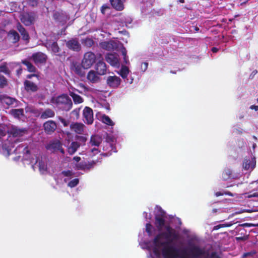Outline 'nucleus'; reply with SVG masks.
<instances>
[{
	"instance_id": "nucleus-1",
	"label": "nucleus",
	"mask_w": 258,
	"mask_h": 258,
	"mask_svg": "<svg viewBox=\"0 0 258 258\" xmlns=\"http://www.w3.org/2000/svg\"><path fill=\"white\" fill-rule=\"evenodd\" d=\"M155 225L160 233L145 243L150 251L149 258H220L211 247H203L192 242L184 248H177L179 235L165 221L163 212L156 216Z\"/></svg>"
},
{
	"instance_id": "nucleus-2",
	"label": "nucleus",
	"mask_w": 258,
	"mask_h": 258,
	"mask_svg": "<svg viewBox=\"0 0 258 258\" xmlns=\"http://www.w3.org/2000/svg\"><path fill=\"white\" fill-rule=\"evenodd\" d=\"M94 162L87 163L81 161L80 157L76 156L74 157L71 162V166L72 168L77 170H89L91 168L94 164Z\"/></svg>"
},
{
	"instance_id": "nucleus-3",
	"label": "nucleus",
	"mask_w": 258,
	"mask_h": 258,
	"mask_svg": "<svg viewBox=\"0 0 258 258\" xmlns=\"http://www.w3.org/2000/svg\"><path fill=\"white\" fill-rule=\"evenodd\" d=\"M97 56L94 53L91 52H86L84 56L82 61V67L84 69H88L94 64L96 59Z\"/></svg>"
},
{
	"instance_id": "nucleus-4",
	"label": "nucleus",
	"mask_w": 258,
	"mask_h": 258,
	"mask_svg": "<svg viewBox=\"0 0 258 258\" xmlns=\"http://www.w3.org/2000/svg\"><path fill=\"white\" fill-rule=\"evenodd\" d=\"M53 103H55L58 105H64L66 107L70 109L72 106V103L71 99L66 95H62L52 99Z\"/></svg>"
},
{
	"instance_id": "nucleus-5",
	"label": "nucleus",
	"mask_w": 258,
	"mask_h": 258,
	"mask_svg": "<svg viewBox=\"0 0 258 258\" xmlns=\"http://www.w3.org/2000/svg\"><path fill=\"white\" fill-rule=\"evenodd\" d=\"M31 163L32 164V167L34 169L38 166L40 172L42 174H44L47 171V166L44 161H42V159L40 160L38 157H35L32 158L31 161Z\"/></svg>"
},
{
	"instance_id": "nucleus-6",
	"label": "nucleus",
	"mask_w": 258,
	"mask_h": 258,
	"mask_svg": "<svg viewBox=\"0 0 258 258\" xmlns=\"http://www.w3.org/2000/svg\"><path fill=\"white\" fill-rule=\"evenodd\" d=\"M106 61L111 66L119 68L120 67V62L119 56L116 53H108L105 56Z\"/></svg>"
},
{
	"instance_id": "nucleus-7",
	"label": "nucleus",
	"mask_w": 258,
	"mask_h": 258,
	"mask_svg": "<svg viewBox=\"0 0 258 258\" xmlns=\"http://www.w3.org/2000/svg\"><path fill=\"white\" fill-rule=\"evenodd\" d=\"M46 149L52 152L57 151H60L62 154H64V151L61 147V144L59 141H54L51 142L46 146Z\"/></svg>"
},
{
	"instance_id": "nucleus-8",
	"label": "nucleus",
	"mask_w": 258,
	"mask_h": 258,
	"mask_svg": "<svg viewBox=\"0 0 258 258\" xmlns=\"http://www.w3.org/2000/svg\"><path fill=\"white\" fill-rule=\"evenodd\" d=\"M83 116L85 123L91 124L93 123V113L92 109L88 107H86L83 110Z\"/></svg>"
},
{
	"instance_id": "nucleus-9",
	"label": "nucleus",
	"mask_w": 258,
	"mask_h": 258,
	"mask_svg": "<svg viewBox=\"0 0 258 258\" xmlns=\"http://www.w3.org/2000/svg\"><path fill=\"white\" fill-rule=\"evenodd\" d=\"M107 84L111 88H117L121 83V79L119 77L113 76H108L106 80Z\"/></svg>"
},
{
	"instance_id": "nucleus-10",
	"label": "nucleus",
	"mask_w": 258,
	"mask_h": 258,
	"mask_svg": "<svg viewBox=\"0 0 258 258\" xmlns=\"http://www.w3.org/2000/svg\"><path fill=\"white\" fill-rule=\"evenodd\" d=\"M72 131L78 134H83L85 133V126L82 123L73 122L70 125Z\"/></svg>"
},
{
	"instance_id": "nucleus-11",
	"label": "nucleus",
	"mask_w": 258,
	"mask_h": 258,
	"mask_svg": "<svg viewBox=\"0 0 258 258\" xmlns=\"http://www.w3.org/2000/svg\"><path fill=\"white\" fill-rule=\"evenodd\" d=\"M100 45L103 49L107 50L116 49L118 48V44L114 41L102 42Z\"/></svg>"
},
{
	"instance_id": "nucleus-12",
	"label": "nucleus",
	"mask_w": 258,
	"mask_h": 258,
	"mask_svg": "<svg viewBox=\"0 0 258 258\" xmlns=\"http://www.w3.org/2000/svg\"><path fill=\"white\" fill-rule=\"evenodd\" d=\"M45 132L48 134L53 133L56 128L55 122L52 120H49L44 123L43 125Z\"/></svg>"
},
{
	"instance_id": "nucleus-13",
	"label": "nucleus",
	"mask_w": 258,
	"mask_h": 258,
	"mask_svg": "<svg viewBox=\"0 0 258 258\" xmlns=\"http://www.w3.org/2000/svg\"><path fill=\"white\" fill-rule=\"evenodd\" d=\"M256 161L254 158L245 159L243 163V168L247 170H252L255 167Z\"/></svg>"
},
{
	"instance_id": "nucleus-14",
	"label": "nucleus",
	"mask_w": 258,
	"mask_h": 258,
	"mask_svg": "<svg viewBox=\"0 0 258 258\" xmlns=\"http://www.w3.org/2000/svg\"><path fill=\"white\" fill-rule=\"evenodd\" d=\"M95 70L98 75H104L106 73V65L103 61H99L96 65Z\"/></svg>"
},
{
	"instance_id": "nucleus-15",
	"label": "nucleus",
	"mask_w": 258,
	"mask_h": 258,
	"mask_svg": "<svg viewBox=\"0 0 258 258\" xmlns=\"http://www.w3.org/2000/svg\"><path fill=\"white\" fill-rule=\"evenodd\" d=\"M32 58L36 63H43L46 59V55L42 53L38 52L33 55Z\"/></svg>"
},
{
	"instance_id": "nucleus-16",
	"label": "nucleus",
	"mask_w": 258,
	"mask_h": 258,
	"mask_svg": "<svg viewBox=\"0 0 258 258\" xmlns=\"http://www.w3.org/2000/svg\"><path fill=\"white\" fill-rule=\"evenodd\" d=\"M21 21L26 25H30L34 20V17L29 14L26 13L22 15Z\"/></svg>"
},
{
	"instance_id": "nucleus-17",
	"label": "nucleus",
	"mask_w": 258,
	"mask_h": 258,
	"mask_svg": "<svg viewBox=\"0 0 258 258\" xmlns=\"http://www.w3.org/2000/svg\"><path fill=\"white\" fill-rule=\"evenodd\" d=\"M124 0H110L112 7L117 10L121 11L123 9V2Z\"/></svg>"
},
{
	"instance_id": "nucleus-18",
	"label": "nucleus",
	"mask_w": 258,
	"mask_h": 258,
	"mask_svg": "<svg viewBox=\"0 0 258 258\" xmlns=\"http://www.w3.org/2000/svg\"><path fill=\"white\" fill-rule=\"evenodd\" d=\"M67 46L74 50L78 51L80 48V45L75 39H72L67 42Z\"/></svg>"
},
{
	"instance_id": "nucleus-19",
	"label": "nucleus",
	"mask_w": 258,
	"mask_h": 258,
	"mask_svg": "<svg viewBox=\"0 0 258 258\" xmlns=\"http://www.w3.org/2000/svg\"><path fill=\"white\" fill-rule=\"evenodd\" d=\"M130 71L129 69L125 66H122L120 70L117 72L119 74L123 79H127L128 75L129 74Z\"/></svg>"
},
{
	"instance_id": "nucleus-20",
	"label": "nucleus",
	"mask_w": 258,
	"mask_h": 258,
	"mask_svg": "<svg viewBox=\"0 0 258 258\" xmlns=\"http://www.w3.org/2000/svg\"><path fill=\"white\" fill-rule=\"evenodd\" d=\"M10 132L13 137H16L23 136L25 133L26 131L20 130L16 126H13Z\"/></svg>"
},
{
	"instance_id": "nucleus-21",
	"label": "nucleus",
	"mask_w": 258,
	"mask_h": 258,
	"mask_svg": "<svg viewBox=\"0 0 258 258\" xmlns=\"http://www.w3.org/2000/svg\"><path fill=\"white\" fill-rule=\"evenodd\" d=\"M87 79L92 83H96L99 81L100 78L94 71L91 70L88 74Z\"/></svg>"
},
{
	"instance_id": "nucleus-22",
	"label": "nucleus",
	"mask_w": 258,
	"mask_h": 258,
	"mask_svg": "<svg viewBox=\"0 0 258 258\" xmlns=\"http://www.w3.org/2000/svg\"><path fill=\"white\" fill-rule=\"evenodd\" d=\"M46 46L48 49L51 50L54 53L59 51V47L55 42L48 41L46 43Z\"/></svg>"
},
{
	"instance_id": "nucleus-23",
	"label": "nucleus",
	"mask_w": 258,
	"mask_h": 258,
	"mask_svg": "<svg viewBox=\"0 0 258 258\" xmlns=\"http://www.w3.org/2000/svg\"><path fill=\"white\" fill-rule=\"evenodd\" d=\"M79 147L80 144L78 142H73L71 144L70 146L68 147V152L70 154L72 155L76 152Z\"/></svg>"
},
{
	"instance_id": "nucleus-24",
	"label": "nucleus",
	"mask_w": 258,
	"mask_h": 258,
	"mask_svg": "<svg viewBox=\"0 0 258 258\" xmlns=\"http://www.w3.org/2000/svg\"><path fill=\"white\" fill-rule=\"evenodd\" d=\"M99 119L104 123L108 125L112 126L114 125V122L107 115L105 114H101L99 116Z\"/></svg>"
},
{
	"instance_id": "nucleus-25",
	"label": "nucleus",
	"mask_w": 258,
	"mask_h": 258,
	"mask_svg": "<svg viewBox=\"0 0 258 258\" xmlns=\"http://www.w3.org/2000/svg\"><path fill=\"white\" fill-rule=\"evenodd\" d=\"M102 142V138L99 136H93L91 137L90 144L91 146H98Z\"/></svg>"
},
{
	"instance_id": "nucleus-26",
	"label": "nucleus",
	"mask_w": 258,
	"mask_h": 258,
	"mask_svg": "<svg viewBox=\"0 0 258 258\" xmlns=\"http://www.w3.org/2000/svg\"><path fill=\"white\" fill-rule=\"evenodd\" d=\"M54 112L51 109H48L44 111L41 114V118L43 119H46L49 117L54 116Z\"/></svg>"
},
{
	"instance_id": "nucleus-27",
	"label": "nucleus",
	"mask_w": 258,
	"mask_h": 258,
	"mask_svg": "<svg viewBox=\"0 0 258 258\" xmlns=\"http://www.w3.org/2000/svg\"><path fill=\"white\" fill-rule=\"evenodd\" d=\"M16 100L8 96H4L2 99V102L8 105H12L16 103Z\"/></svg>"
},
{
	"instance_id": "nucleus-28",
	"label": "nucleus",
	"mask_w": 258,
	"mask_h": 258,
	"mask_svg": "<svg viewBox=\"0 0 258 258\" xmlns=\"http://www.w3.org/2000/svg\"><path fill=\"white\" fill-rule=\"evenodd\" d=\"M70 96L73 98L74 102L76 104H80L83 102V99L79 95L74 92H70Z\"/></svg>"
},
{
	"instance_id": "nucleus-29",
	"label": "nucleus",
	"mask_w": 258,
	"mask_h": 258,
	"mask_svg": "<svg viewBox=\"0 0 258 258\" xmlns=\"http://www.w3.org/2000/svg\"><path fill=\"white\" fill-rule=\"evenodd\" d=\"M18 30L21 33L22 38L25 40H28L29 38V35L25 31V29L22 27L20 25H18L17 26Z\"/></svg>"
},
{
	"instance_id": "nucleus-30",
	"label": "nucleus",
	"mask_w": 258,
	"mask_h": 258,
	"mask_svg": "<svg viewBox=\"0 0 258 258\" xmlns=\"http://www.w3.org/2000/svg\"><path fill=\"white\" fill-rule=\"evenodd\" d=\"M8 36L13 40V42H16L19 40V34L14 30L10 31Z\"/></svg>"
},
{
	"instance_id": "nucleus-31",
	"label": "nucleus",
	"mask_w": 258,
	"mask_h": 258,
	"mask_svg": "<svg viewBox=\"0 0 258 258\" xmlns=\"http://www.w3.org/2000/svg\"><path fill=\"white\" fill-rule=\"evenodd\" d=\"M25 87L28 90L36 91L37 90V86L32 82L26 81L25 82Z\"/></svg>"
},
{
	"instance_id": "nucleus-32",
	"label": "nucleus",
	"mask_w": 258,
	"mask_h": 258,
	"mask_svg": "<svg viewBox=\"0 0 258 258\" xmlns=\"http://www.w3.org/2000/svg\"><path fill=\"white\" fill-rule=\"evenodd\" d=\"M23 109H12L11 110V113L15 117L20 118L21 116L23 115Z\"/></svg>"
},
{
	"instance_id": "nucleus-33",
	"label": "nucleus",
	"mask_w": 258,
	"mask_h": 258,
	"mask_svg": "<svg viewBox=\"0 0 258 258\" xmlns=\"http://www.w3.org/2000/svg\"><path fill=\"white\" fill-rule=\"evenodd\" d=\"M73 70L77 74L79 75H83L84 72H83L82 68L79 64H75L72 68Z\"/></svg>"
},
{
	"instance_id": "nucleus-34",
	"label": "nucleus",
	"mask_w": 258,
	"mask_h": 258,
	"mask_svg": "<svg viewBox=\"0 0 258 258\" xmlns=\"http://www.w3.org/2000/svg\"><path fill=\"white\" fill-rule=\"evenodd\" d=\"M146 231L149 235L151 236L154 234L155 229L150 223H147L146 224Z\"/></svg>"
},
{
	"instance_id": "nucleus-35",
	"label": "nucleus",
	"mask_w": 258,
	"mask_h": 258,
	"mask_svg": "<svg viewBox=\"0 0 258 258\" xmlns=\"http://www.w3.org/2000/svg\"><path fill=\"white\" fill-rule=\"evenodd\" d=\"M22 63L25 64L27 67V70L29 72H34L35 71V67L29 61L27 60H23Z\"/></svg>"
},
{
	"instance_id": "nucleus-36",
	"label": "nucleus",
	"mask_w": 258,
	"mask_h": 258,
	"mask_svg": "<svg viewBox=\"0 0 258 258\" xmlns=\"http://www.w3.org/2000/svg\"><path fill=\"white\" fill-rule=\"evenodd\" d=\"M121 53L122 55L123 56L124 63L125 64H128L130 63V61L128 60V56H127V51L126 50L125 48L123 47L122 48Z\"/></svg>"
},
{
	"instance_id": "nucleus-37",
	"label": "nucleus",
	"mask_w": 258,
	"mask_h": 258,
	"mask_svg": "<svg viewBox=\"0 0 258 258\" xmlns=\"http://www.w3.org/2000/svg\"><path fill=\"white\" fill-rule=\"evenodd\" d=\"M231 171L227 169L225 170L222 175V178L224 180H227L228 179L231 175Z\"/></svg>"
},
{
	"instance_id": "nucleus-38",
	"label": "nucleus",
	"mask_w": 258,
	"mask_h": 258,
	"mask_svg": "<svg viewBox=\"0 0 258 258\" xmlns=\"http://www.w3.org/2000/svg\"><path fill=\"white\" fill-rule=\"evenodd\" d=\"M7 131L6 126L5 125H0V138L6 135V133Z\"/></svg>"
},
{
	"instance_id": "nucleus-39",
	"label": "nucleus",
	"mask_w": 258,
	"mask_h": 258,
	"mask_svg": "<svg viewBox=\"0 0 258 258\" xmlns=\"http://www.w3.org/2000/svg\"><path fill=\"white\" fill-rule=\"evenodd\" d=\"M64 137L66 138V140H68V142L69 143L70 140L73 138V135L72 134L68 131H64L63 132Z\"/></svg>"
},
{
	"instance_id": "nucleus-40",
	"label": "nucleus",
	"mask_w": 258,
	"mask_h": 258,
	"mask_svg": "<svg viewBox=\"0 0 258 258\" xmlns=\"http://www.w3.org/2000/svg\"><path fill=\"white\" fill-rule=\"evenodd\" d=\"M7 85V81L4 77L0 76V87L3 88Z\"/></svg>"
},
{
	"instance_id": "nucleus-41",
	"label": "nucleus",
	"mask_w": 258,
	"mask_h": 258,
	"mask_svg": "<svg viewBox=\"0 0 258 258\" xmlns=\"http://www.w3.org/2000/svg\"><path fill=\"white\" fill-rule=\"evenodd\" d=\"M79 183V179H74L72 180H71L70 182L68 183V186L71 187H73L76 186Z\"/></svg>"
},
{
	"instance_id": "nucleus-42",
	"label": "nucleus",
	"mask_w": 258,
	"mask_h": 258,
	"mask_svg": "<svg viewBox=\"0 0 258 258\" xmlns=\"http://www.w3.org/2000/svg\"><path fill=\"white\" fill-rule=\"evenodd\" d=\"M0 72H3L5 74H9V71L5 65L0 66Z\"/></svg>"
},
{
	"instance_id": "nucleus-43",
	"label": "nucleus",
	"mask_w": 258,
	"mask_h": 258,
	"mask_svg": "<svg viewBox=\"0 0 258 258\" xmlns=\"http://www.w3.org/2000/svg\"><path fill=\"white\" fill-rule=\"evenodd\" d=\"M231 225V224H219V225H218L215 226L214 227V230H217V229H219V228H222V227H230Z\"/></svg>"
},
{
	"instance_id": "nucleus-44",
	"label": "nucleus",
	"mask_w": 258,
	"mask_h": 258,
	"mask_svg": "<svg viewBox=\"0 0 258 258\" xmlns=\"http://www.w3.org/2000/svg\"><path fill=\"white\" fill-rule=\"evenodd\" d=\"M148 63L147 62H145L142 63L141 64V71L143 72H145L147 70V69L148 68Z\"/></svg>"
},
{
	"instance_id": "nucleus-45",
	"label": "nucleus",
	"mask_w": 258,
	"mask_h": 258,
	"mask_svg": "<svg viewBox=\"0 0 258 258\" xmlns=\"http://www.w3.org/2000/svg\"><path fill=\"white\" fill-rule=\"evenodd\" d=\"M59 119L60 120L61 122L63 124V125L64 126H67L69 125V122L68 121L64 119H63L61 117H59Z\"/></svg>"
},
{
	"instance_id": "nucleus-46",
	"label": "nucleus",
	"mask_w": 258,
	"mask_h": 258,
	"mask_svg": "<svg viewBox=\"0 0 258 258\" xmlns=\"http://www.w3.org/2000/svg\"><path fill=\"white\" fill-rule=\"evenodd\" d=\"M62 174L66 177H69L72 175V172L70 171H63L62 172Z\"/></svg>"
},
{
	"instance_id": "nucleus-47",
	"label": "nucleus",
	"mask_w": 258,
	"mask_h": 258,
	"mask_svg": "<svg viewBox=\"0 0 258 258\" xmlns=\"http://www.w3.org/2000/svg\"><path fill=\"white\" fill-rule=\"evenodd\" d=\"M30 5L34 6L37 5V0H29Z\"/></svg>"
},
{
	"instance_id": "nucleus-48",
	"label": "nucleus",
	"mask_w": 258,
	"mask_h": 258,
	"mask_svg": "<svg viewBox=\"0 0 258 258\" xmlns=\"http://www.w3.org/2000/svg\"><path fill=\"white\" fill-rule=\"evenodd\" d=\"M91 152L94 154H95L98 153V150L96 148L94 147L91 149Z\"/></svg>"
},
{
	"instance_id": "nucleus-49",
	"label": "nucleus",
	"mask_w": 258,
	"mask_h": 258,
	"mask_svg": "<svg viewBox=\"0 0 258 258\" xmlns=\"http://www.w3.org/2000/svg\"><path fill=\"white\" fill-rule=\"evenodd\" d=\"M108 7L107 6H103L102 7V8H101V12L102 14H104L105 13V10L108 9Z\"/></svg>"
},
{
	"instance_id": "nucleus-50",
	"label": "nucleus",
	"mask_w": 258,
	"mask_h": 258,
	"mask_svg": "<svg viewBox=\"0 0 258 258\" xmlns=\"http://www.w3.org/2000/svg\"><path fill=\"white\" fill-rule=\"evenodd\" d=\"M250 108V109H254L256 111H257L258 110V106L251 105Z\"/></svg>"
},
{
	"instance_id": "nucleus-51",
	"label": "nucleus",
	"mask_w": 258,
	"mask_h": 258,
	"mask_svg": "<svg viewBox=\"0 0 258 258\" xmlns=\"http://www.w3.org/2000/svg\"><path fill=\"white\" fill-rule=\"evenodd\" d=\"M223 193H221V192H217L216 194H215V195L217 196V197H218V196H222L223 195Z\"/></svg>"
},
{
	"instance_id": "nucleus-52",
	"label": "nucleus",
	"mask_w": 258,
	"mask_h": 258,
	"mask_svg": "<svg viewBox=\"0 0 258 258\" xmlns=\"http://www.w3.org/2000/svg\"><path fill=\"white\" fill-rule=\"evenodd\" d=\"M212 51L213 52H217L218 51V49L216 47H213L212 49Z\"/></svg>"
},
{
	"instance_id": "nucleus-53",
	"label": "nucleus",
	"mask_w": 258,
	"mask_h": 258,
	"mask_svg": "<svg viewBox=\"0 0 258 258\" xmlns=\"http://www.w3.org/2000/svg\"><path fill=\"white\" fill-rule=\"evenodd\" d=\"M87 42H88V44L90 45H91L93 44V41L91 39H88L87 40Z\"/></svg>"
},
{
	"instance_id": "nucleus-54",
	"label": "nucleus",
	"mask_w": 258,
	"mask_h": 258,
	"mask_svg": "<svg viewBox=\"0 0 258 258\" xmlns=\"http://www.w3.org/2000/svg\"><path fill=\"white\" fill-rule=\"evenodd\" d=\"M33 76H36V75H28L27 77H28V78H30V79Z\"/></svg>"
},
{
	"instance_id": "nucleus-55",
	"label": "nucleus",
	"mask_w": 258,
	"mask_h": 258,
	"mask_svg": "<svg viewBox=\"0 0 258 258\" xmlns=\"http://www.w3.org/2000/svg\"><path fill=\"white\" fill-rule=\"evenodd\" d=\"M56 16H57V14H55V15H54V17H55V18H56ZM57 19H58V20L59 21H60V20H61V18H57Z\"/></svg>"
},
{
	"instance_id": "nucleus-56",
	"label": "nucleus",
	"mask_w": 258,
	"mask_h": 258,
	"mask_svg": "<svg viewBox=\"0 0 258 258\" xmlns=\"http://www.w3.org/2000/svg\"><path fill=\"white\" fill-rule=\"evenodd\" d=\"M24 151H25L26 153H27V154H28V153H29V151L28 150L27 148H26L24 149Z\"/></svg>"
},
{
	"instance_id": "nucleus-57",
	"label": "nucleus",
	"mask_w": 258,
	"mask_h": 258,
	"mask_svg": "<svg viewBox=\"0 0 258 258\" xmlns=\"http://www.w3.org/2000/svg\"><path fill=\"white\" fill-rule=\"evenodd\" d=\"M98 91H97V90H94V91H93V93H94V94H97V93H98Z\"/></svg>"
},
{
	"instance_id": "nucleus-58",
	"label": "nucleus",
	"mask_w": 258,
	"mask_h": 258,
	"mask_svg": "<svg viewBox=\"0 0 258 258\" xmlns=\"http://www.w3.org/2000/svg\"><path fill=\"white\" fill-rule=\"evenodd\" d=\"M245 212V211H244V210H243V211H240V212H237V213H238V214H240V213H243V212Z\"/></svg>"
},
{
	"instance_id": "nucleus-59",
	"label": "nucleus",
	"mask_w": 258,
	"mask_h": 258,
	"mask_svg": "<svg viewBox=\"0 0 258 258\" xmlns=\"http://www.w3.org/2000/svg\"><path fill=\"white\" fill-rule=\"evenodd\" d=\"M21 71H22V70L20 69V70L18 71V74H20L21 73Z\"/></svg>"
},
{
	"instance_id": "nucleus-60",
	"label": "nucleus",
	"mask_w": 258,
	"mask_h": 258,
	"mask_svg": "<svg viewBox=\"0 0 258 258\" xmlns=\"http://www.w3.org/2000/svg\"><path fill=\"white\" fill-rule=\"evenodd\" d=\"M227 194H228V195H230V196H233L232 194H231V193H230V192H228V193H227Z\"/></svg>"
},
{
	"instance_id": "nucleus-61",
	"label": "nucleus",
	"mask_w": 258,
	"mask_h": 258,
	"mask_svg": "<svg viewBox=\"0 0 258 258\" xmlns=\"http://www.w3.org/2000/svg\"><path fill=\"white\" fill-rule=\"evenodd\" d=\"M2 148H3H3H5L6 150H7V147H6V146H2Z\"/></svg>"
},
{
	"instance_id": "nucleus-62",
	"label": "nucleus",
	"mask_w": 258,
	"mask_h": 258,
	"mask_svg": "<svg viewBox=\"0 0 258 258\" xmlns=\"http://www.w3.org/2000/svg\"><path fill=\"white\" fill-rule=\"evenodd\" d=\"M9 150L8 149L7 150V155H9Z\"/></svg>"
},
{
	"instance_id": "nucleus-63",
	"label": "nucleus",
	"mask_w": 258,
	"mask_h": 258,
	"mask_svg": "<svg viewBox=\"0 0 258 258\" xmlns=\"http://www.w3.org/2000/svg\"><path fill=\"white\" fill-rule=\"evenodd\" d=\"M179 2L180 3H183L184 2V0H179Z\"/></svg>"
},
{
	"instance_id": "nucleus-64",
	"label": "nucleus",
	"mask_w": 258,
	"mask_h": 258,
	"mask_svg": "<svg viewBox=\"0 0 258 258\" xmlns=\"http://www.w3.org/2000/svg\"><path fill=\"white\" fill-rule=\"evenodd\" d=\"M82 139H83V141H86V138H84V137H83V138H82Z\"/></svg>"
}]
</instances>
